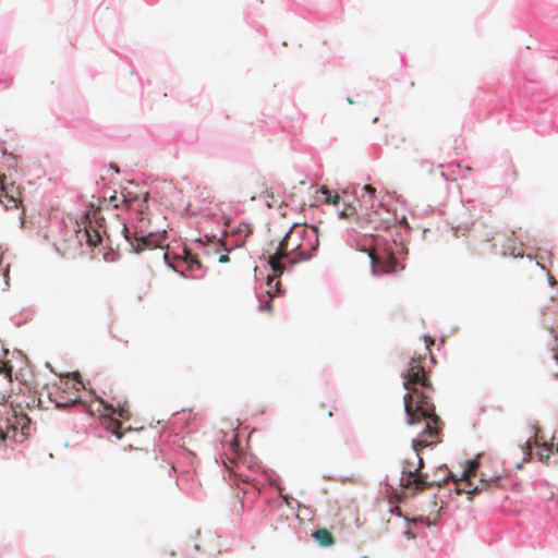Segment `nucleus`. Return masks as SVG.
I'll return each mask as SVG.
<instances>
[{
	"label": "nucleus",
	"mask_w": 558,
	"mask_h": 558,
	"mask_svg": "<svg viewBox=\"0 0 558 558\" xmlns=\"http://www.w3.org/2000/svg\"><path fill=\"white\" fill-rule=\"evenodd\" d=\"M517 80L523 81L522 87L513 88L507 96L496 98L490 89L480 88L473 99L472 106L480 113L486 112L489 117H497V122L509 125L511 130H520L523 124H535L536 132L547 134L558 128V114L551 107L553 101L543 99L530 84L538 82L534 70L530 66L526 57H521L512 66Z\"/></svg>",
	"instance_id": "nucleus-1"
},
{
	"label": "nucleus",
	"mask_w": 558,
	"mask_h": 558,
	"mask_svg": "<svg viewBox=\"0 0 558 558\" xmlns=\"http://www.w3.org/2000/svg\"><path fill=\"white\" fill-rule=\"evenodd\" d=\"M401 377L403 388L408 390L403 396L407 424L425 422L420 436L412 440V448L417 452L420 447L434 446V438L438 437L442 423L430 401L429 391L433 387L421 362L411 357L408 367L401 372Z\"/></svg>",
	"instance_id": "nucleus-2"
},
{
	"label": "nucleus",
	"mask_w": 558,
	"mask_h": 558,
	"mask_svg": "<svg viewBox=\"0 0 558 558\" xmlns=\"http://www.w3.org/2000/svg\"><path fill=\"white\" fill-rule=\"evenodd\" d=\"M220 447L217 448L215 462L226 480L229 478L231 488H241V484H248L251 488H284L280 476L270 469L257 463L252 465V457L247 460L234 430L217 434Z\"/></svg>",
	"instance_id": "nucleus-3"
},
{
	"label": "nucleus",
	"mask_w": 558,
	"mask_h": 558,
	"mask_svg": "<svg viewBox=\"0 0 558 558\" xmlns=\"http://www.w3.org/2000/svg\"><path fill=\"white\" fill-rule=\"evenodd\" d=\"M343 239L348 246L368 254L374 276L397 275L405 268L408 240L402 231H390L389 236H384L347 229Z\"/></svg>",
	"instance_id": "nucleus-4"
},
{
	"label": "nucleus",
	"mask_w": 558,
	"mask_h": 558,
	"mask_svg": "<svg viewBox=\"0 0 558 558\" xmlns=\"http://www.w3.org/2000/svg\"><path fill=\"white\" fill-rule=\"evenodd\" d=\"M197 223L208 241L206 244L201 242L199 247L207 255L219 254V263L228 262V254L243 247L253 232L251 223L228 219L218 205H210L203 209Z\"/></svg>",
	"instance_id": "nucleus-5"
},
{
	"label": "nucleus",
	"mask_w": 558,
	"mask_h": 558,
	"mask_svg": "<svg viewBox=\"0 0 558 558\" xmlns=\"http://www.w3.org/2000/svg\"><path fill=\"white\" fill-rule=\"evenodd\" d=\"M319 246L318 228L294 223L279 241L276 252L268 256L267 265L274 275L291 271L300 262L310 260Z\"/></svg>",
	"instance_id": "nucleus-6"
},
{
	"label": "nucleus",
	"mask_w": 558,
	"mask_h": 558,
	"mask_svg": "<svg viewBox=\"0 0 558 558\" xmlns=\"http://www.w3.org/2000/svg\"><path fill=\"white\" fill-rule=\"evenodd\" d=\"M361 195L359 196L355 192L354 199L359 202L361 209L364 210L362 216H357V220L365 223H374L375 229H383L385 231H390L391 228L395 231H402L403 236L408 239V235L411 231V227L403 216L398 219L395 213H391L385 204L384 196L377 194L376 187L372 185H364L361 189Z\"/></svg>",
	"instance_id": "nucleus-7"
},
{
	"label": "nucleus",
	"mask_w": 558,
	"mask_h": 558,
	"mask_svg": "<svg viewBox=\"0 0 558 558\" xmlns=\"http://www.w3.org/2000/svg\"><path fill=\"white\" fill-rule=\"evenodd\" d=\"M162 454L161 463L159 464L160 476H175V484L179 488H196L197 485L202 486L198 481L196 471L195 453L185 448L184 445L177 447L165 452L160 449Z\"/></svg>",
	"instance_id": "nucleus-8"
},
{
	"label": "nucleus",
	"mask_w": 558,
	"mask_h": 558,
	"mask_svg": "<svg viewBox=\"0 0 558 558\" xmlns=\"http://www.w3.org/2000/svg\"><path fill=\"white\" fill-rule=\"evenodd\" d=\"M89 393L95 397L97 402L96 409L92 404L87 405L88 413L92 416H97L99 421L97 436L100 438L114 436L120 440L124 434L121 421L128 420L130 416L129 411L124 407L125 401L114 397H112V401H109L97 395L94 390Z\"/></svg>",
	"instance_id": "nucleus-9"
},
{
	"label": "nucleus",
	"mask_w": 558,
	"mask_h": 558,
	"mask_svg": "<svg viewBox=\"0 0 558 558\" xmlns=\"http://www.w3.org/2000/svg\"><path fill=\"white\" fill-rule=\"evenodd\" d=\"M498 461L492 453L481 452L465 461L461 477L454 481H464L470 488H481L478 484L498 483L502 473L497 469Z\"/></svg>",
	"instance_id": "nucleus-10"
},
{
	"label": "nucleus",
	"mask_w": 558,
	"mask_h": 558,
	"mask_svg": "<svg viewBox=\"0 0 558 558\" xmlns=\"http://www.w3.org/2000/svg\"><path fill=\"white\" fill-rule=\"evenodd\" d=\"M149 193L145 192L142 199H137L136 204V216L137 223L134 227V231H131L126 226L123 228L124 236L131 245V251L140 253L143 250L157 245L156 233L158 231L149 230L146 209L148 207Z\"/></svg>",
	"instance_id": "nucleus-11"
},
{
	"label": "nucleus",
	"mask_w": 558,
	"mask_h": 558,
	"mask_svg": "<svg viewBox=\"0 0 558 558\" xmlns=\"http://www.w3.org/2000/svg\"><path fill=\"white\" fill-rule=\"evenodd\" d=\"M166 265L183 278L198 279L204 276L203 266L193 252L178 244L162 253Z\"/></svg>",
	"instance_id": "nucleus-12"
},
{
	"label": "nucleus",
	"mask_w": 558,
	"mask_h": 558,
	"mask_svg": "<svg viewBox=\"0 0 558 558\" xmlns=\"http://www.w3.org/2000/svg\"><path fill=\"white\" fill-rule=\"evenodd\" d=\"M32 425V421L26 415L14 417V420H0V454L10 458L9 449L13 450V445H23L27 440Z\"/></svg>",
	"instance_id": "nucleus-13"
},
{
	"label": "nucleus",
	"mask_w": 558,
	"mask_h": 558,
	"mask_svg": "<svg viewBox=\"0 0 558 558\" xmlns=\"http://www.w3.org/2000/svg\"><path fill=\"white\" fill-rule=\"evenodd\" d=\"M82 225L83 228H81L80 223L75 221V227L73 228L77 242L80 244L85 242L89 247H97L100 245L104 240L101 225L99 222L93 225V219L87 211L82 215Z\"/></svg>",
	"instance_id": "nucleus-14"
},
{
	"label": "nucleus",
	"mask_w": 558,
	"mask_h": 558,
	"mask_svg": "<svg viewBox=\"0 0 558 558\" xmlns=\"http://www.w3.org/2000/svg\"><path fill=\"white\" fill-rule=\"evenodd\" d=\"M287 190L281 183H272L264 191V201L267 207L282 206L287 202Z\"/></svg>",
	"instance_id": "nucleus-15"
},
{
	"label": "nucleus",
	"mask_w": 558,
	"mask_h": 558,
	"mask_svg": "<svg viewBox=\"0 0 558 558\" xmlns=\"http://www.w3.org/2000/svg\"><path fill=\"white\" fill-rule=\"evenodd\" d=\"M519 246H527L522 235H517L515 231H511L506 238V242L502 244V255H510L512 257H523V252L519 250Z\"/></svg>",
	"instance_id": "nucleus-16"
},
{
	"label": "nucleus",
	"mask_w": 558,
	"mask_h": 558,
	"mask_svg": "<svg viewBox=\"0 0 558 558\" xmlns=\"http://www.w3.org/2000/svg\"><path fill=\"white\" fill-rule=\"evenodd\" d=\"M69 126L75 129L77 132L84 134L85 131L94 130L93 123L85 118H63Z\"/></svg>",
	"instance_id": "nucleus-17"
},
{
	"label": "nucleus",
	"mask_w": 558,
	"mask_h": 558,
	"mask_svg": "<svg viewBox=\"0 0 558 558\" xmlns=\"http://www.w3.org/2000/svg\"><path fill=\"white\" fill-rule=\"evenodd\" d=\"M316 542L322 546H331L335 543L332 534L326 529H318L313 534Z\"/></svg>",
	"instance_id": "nucleus-18"
},
{
	"label": "nucleus",
	"mask_w": 558,
	"mask_h": 558,
	"mask_svg": "<svg viewBox=\"0 0 558 558\" xmlns=\"http://www.w3.org/2000/svg\"><path fill=\"white\" fill-rule=\"evenodd\" d=\"M396 485H398L399 488H412L409 484H403V471H398L396 476L391 480L388 475L385 477V488H397Z\"/></svg>",
	"instance_id": "nucleus-19"
},
{
	"label": "nucleus",
	"mask_w": 558,
	"mask_h": 558,
	"mask_svg": "<svg viewBox=\"0 0 558 558\" xmlns=\"http://www.w3.org/2000/svg\"><path fill=\"white\" fill-rule=\"evenodd\" d=\"M266 286H267L266 293L270 296L280 295L282 293L281 286H280L279 281L272 275L268 274L266 276Z\"/></svg>",
	"instance_id": "nucleus-20"
},
{
	"label": "nucleus",
	"mask_w": 558,
	"mask_h": 558,
	"mask_svg": "<svg viewBox=\"0 0 558 558\" xmlns=\"http://www.w3.org/2000/svg\"><path fill=\"white\" fill-rule=\"evenodd\" d=\"M316 193H320L322 199L325 203H328V204H338L339 203L340 196L337 193L332 194V192L329 191L325 186H322L318 190H316ZM318 199H320V197H318Z\"/></svg>",
	"instance_id": "nucleus-21"
},
{
	"label": "nucleus",
	"mask_w": 558,
	"mask_h": 558,
	"mask_svg": "<svg viewBox=\"0 0 558 558\" xmlns=\"http://www.w3.org/2000/svg\"><path fill=\"white\" fill-rule=\"evenodd\" d=\"M517 179V171L511 162H507L502 174L504 184L508 185Z\"/></svg>",
	"instance_id": "nucleus-22"
},
{
	"label": "nucleus",
	"mask_w": 558,
	"mask_h": 558,
	"mask_svg": "<svg viewBox=\"0 0 558 558\" xmlns=\"http://www.w3.org/2000/svg\"><path fill=\"white\" fill-rule=\"evenodd\" d=\"M282 205L290 207L291 209H302L306 203L304 201L296 202L295 195L293 193H287V202H284Z\"/></svg>",
	"instance_id": "nucleus-23"
},
{
	"label": "nucleus",
	"mask_w": 558,
	"mask_h": 558,
	"mask_svg": "<svg viewBox=\"0 0 558 558\" xmlns=\"http://www.w3.org/2000/svg\"><path fill=\"white\" fill-rule=\"evenodd\" d=\"M440 476H435L430 482H427L429 485H439L441 482H445L448 477L453 476L452 472L448 470L446 466L440 470Z\"/></svg>",
	"instance_id": "nucleus-24"
},
{
	"label": "nucleus",
	"mask_w": 558,
	"mask_h": 558,
	"mask_svg": "<svg viewBox=\"0 0 558 558\" xmlns=\"http://www.w3.org/2000/svg\"><path fill=\"white\" fill-rule=\"evenodd\" d=\"M344 208L341 210H338V217L341 219H347L353 215H356V207L351 205L350 203L344 204Z\"/></svg>",
	"instance_id": "nucleus-25"
},
{
	"label": "nucleus",
	"mask_w": 558,
	"mask_h": 558,
	"mask_svg": "<svg viewBox=\"0 0 558 558\" xmlns=\"http://www.w3.org/2000/svg\"><path fill=\"white\" fill-rule=\"evenodd\" d=\"M434 211H435V208L430 205H426V206H422V207L416 205L415 208L412 210V214H413V216L424 217Z\"/></svg>",
	"instance_id": "nucleus-26"
},
{
	"label": "nucleus",
	"mask_w": 558,
	"mask_h": 558,
	"mask_svg": "<svg viewBox=\"0 0 558 558\" xmlns=\"http://www.w3.org/2000/svg\"><path fill=\"white\" fill-rule=\"evenodd\" d=\"M71 376H72V379L74 381L73 387L76 390L86 389L85 384H84V381L82 379V376H81V374L78 372L72 373Z\"/></svg>",
	"instance_id": "nucleus-27"
},
{
	"label": "nucleus",
	"mask_w": 558,
	"mask_h": 558,
	"mask_svg": "<svg viewBox=\"0 0 558 558\" xmlns=\"http://www.w3.org/2000/svg\"><path fill=\"white\" fill-rule=\"evenodd\" d=\"M257 299L259 302L258 311L265 312V311H269L271 308V301L269 299H264L259 294H257Z\"/></svg>",
	"instance_id": "nucleus-28"
},
{
	"label": "nucleus",
	"mask_w": 558,
	"mask_h": 558,
	"mask_svg": "<svg viewBox=\"0 0 558 558\" xmlns=\"http://www.w3.org/2000/svg\"><path fill=\"white\" fill-rule=\"evenodd\" d=\"M470 229L469 223H460V225H451V230L454 232V235L458 236L459 231H462V234H464Z\"/></svg>",
	"instance_id": "nucleus-29"
},
{
	"label": "nucleus",
	"mask_w": 558,
	"mask_h": 558,
	"mask_svg": "<svg viewBox=\"0 0 558 558\" xmlns=\"http://www.w3.org/2000/svg\"><path fill=\"white\" fill-rule=\"evenodd\" d=\"M395 494L389 497V504L401 502L403 498L407 497L405 490H401V494L398 490H393Z\"/></svg>",
	"instance_id": "nucleus-30"
},
{
	"label": "nucleus",
	"mask_w": 558,
	"mask_h": 558,
	"mask_svg": "<svg viewBox=\"0 0 558 558\" xmlns=\"http://www.w3.org/2000/svg\"><path fill=\"white\" fill-rule=\"evenodd\" d=\"M548 329L549 333L553 336L558 347V317L555 319V323Z\"/></svg>",
	"instance_id": "nucleus-31"
},
{
	"label": "nucleus",
	"mask_w": 558,
	"mask_h": 558,
	"mask_svg": "<svg viewBox=\"0 0 558 558\" xmlns=\"http://www.w3.org/2000/svg\"><path fill=\"white\" fill-rule=\"evenodd\" d=\"M12 371L13 367L11 365H2L0 366V372L4 374V378L9 381L12 380Z\"/></svg>",
	"instance_id": "nucleus-32"
},
{
	"label": "nucleus",
	"mask_w": 558,
	"mask_h": 558,
	"mask_svg": "<svg viewBox=\"0 0 558 558\" xmlns=\"http://www.w3.org/2000/svg\"><path fill=\"white\" fill-rule=\"evenodd\" d=\"M477 492L478 490H460V489H457V490H454V494H456V496H461L462 494H465L468 501H472L474 494L477 493Z\"/></svg>",
	"instance_id": "nucleus-33"
},
{
	"label": "nucleus",
	"mask_w": 558,
	"mask_h": 558,
	"mask_svg": "<svg viewBox=\"0 0 558 558\" xmlns=\"http://www.w3.org/2000/svg\"><path fill=\"white\" fill-rule=\"evenodd\" d=\"M420 166L423 170H426L428 172L433 171V165L428 160H422Z\"/></svg>",
	"instance_id": "nucleus-34"
},
{
	"label": "nucleus",
	"mask_w": 558,
	"mask_h": 558,
	"mask_svg": "<svg viewBox=\"0 0 558 558\" xmlns=\"http://www.w3.org/2000/svg\"><path fill=\"white\" fill-rule=\"evenodd\" d=\"M75 402H77V398L69 399L68 401H64V402H62V401H57V407H58V408H65V407H68L69 404H71V403H75Z\"/></svg>",
	"instance_id": "nucleus-35"
},
{
	"label": "nucleus",
	"mask_w": 558,
	"mask_h": 558,
	"mask_svg": "<svg viewBox=\"0 0 558 558\" xmlns=\"http://www.w3.org/2000/svg\"><path fill=\"white\" fill-rule=\"evenodd\" d=\"M448 170H450L451 174H456L457 171H460V165L451 162L447 166Z\"/></svg>",
	"instance_id": "nucleus-36"
},
{
	"label": "nucleus",
	"mask_w": 558,
	"mask_h": 558,
	"mask_svg": "<svg viewBox=\"0 0 558 558\" xmlns=\"http://www.w3.org/2000/svg\"><path fill=\"white\" fill-rule=\"evenodd\" d=\"M438 168H440V177L446 181L448 182L450 179H449V173L447 171L444 170V166L440 165Z\"/></svg>",
	"instance_id": "nucleus-37"
},
{
	"label": "nucleus",
	"mask_w": 558,
	"mask_h": 558,
	"mask_svg": "<svg viewBox=\"0 0 558 558\" xmlns=\"http://www.w3.org/2000/svg\"><path fill=\"white\" fill-rule=\"evenodd\" d=\"M440 510H441V507H440L439 509H434V510H430V511H429V517H430V515H433V514H435V517H434V519H433V524H435V523H436V520H437V518H438V515H439Z\"/></svg>",
	"instance_id": "nucleus-38"
},
{
	"label": "nucleus",
	"mask_w": 558,
	"mask_h": 558,
	"mask_svg": "<svg viewBox=\"0 0 558 558\" xmlns=\"http://www.w3.org/2000/svg\"><path fill=\"white\" fill-rule=\"evenodd\" d=\"M424 341H425V347H426V349H428V348H429V345L434 343V340H433V339H430V338H429V337H427V336H424Z\"/></svg>",
	"instance_id": "nucleus-39"
},
{
	"label": "nucleus",
	"mask_w": 558,
	"mask_h": 558,
	"mask_svg": "<svg viewBox=\"0 0 558 558\" xmlns=\"http://www.w3.org/2000/svg\"><path fill=\"white\" fill-rule=\"evenodd\" d=\"M255 278L257 280L262 279L263 278V272L259 270L258 267H255Z\"/></svg>",
	"instance_id": "nucleus-40"
},
{
	"label": "nucleus",
	"mask_w": 558,
	"mask_h": 558,
	"mask_svg": "<svg viewBox=\"0 0 558 558\" xmlns=\"http://www.w3.org/2000/svg\"><path fill=\"white\" fill-rule=\"evenodd\" d=\"M404 535L408 538H414L415 537L414 533L410 529L404 532Z\"/></svg>",
	"instance_id": "nucleus-41"
},
{
	"label": "nucleus",
	"mask_w": 558,
	"mask_h": 558,
	"mask_svg": "<svg viewBox=\"0 0 558 558\" xmlns=\"http://www.w3.org/2000/svg\"><path fill=\"white\" fill-rule=\"evenodd\" d=\"M389 511H390L391 513H395V512H396V513H398V514H401L398 506H395L393 508L391 507V508L389 509Z\"/></svg>",
	"instance_id": "nucleus-42"
},
{
	"label": "nucleus",
	"mask_w": 558,
	"mask_h": 558,
	"mask_svg": "<svg viewBox=\"0 0 558 558\" xmlns=\"http://www.w3.org/2000/svg\"><path fill=\"white\" fill-rule=\"evenodd\" d=\"M548 283H549L550 287H555L556 280L551 276H549L548 277Z\"/></svg>",
	"instance_id": "nucleus-43"
},
{
	"label": "nucleus",
	"mask_w": 558,
	"mask_h": 558,
	"mask_svg": "<svg viewBox=\"0 0 558 558\" xmlns=\"http://www.w3.org/2000/svg\"><path fill=\"white\" fill-rule=\"evenodd\" d=\"M281 497L286 501L287 506L291 507V502L289 501V497L287 495H281Z\"/></svg>",
	"instance_id": "nucleus-44"
},
{
	"label": "nucleus",
	"mask_w": 558,
	"mask_h": 558,
	"mask_svg": "<svg viewBox=\"0 0 558 558\" xmlns=\"http://www.w3.org/2000/svg\"><path fill=\"white\" fill-rule=\"evenodd\" d=\"M496 488H500V489H504V488H507V485L504 484V483H498Z\"/></svg>",
	"instance_id": "nucleus-45"
},
{
	"label": "nucleus",
	"mask_w": 558,
	"mask_h": 558,
	"mask_svg": "<svg viewBox=\"0 0 558 558\" xmlns=\"http://www.w3.org/2000/svg\"><path fill=\"white\" fill-rule=\"evenodd\" d=\"M519 487V483L517 481H513L511 483V488H518Z\"/></svg>",
	"instance_id": "nucleus-46"
},
{
	"label": "nucleus",
	"mask_w": 558,
	"mask_h": 558,
	"mask_svg": "<svg viewBox=\"0 0 558 558\" xmlns=\"http://www.w3.org/2000/svg\"><path fill=\"white\" fill-rule=\"evenodd\" d=\"M110 168H111V169H113V170H114V172H119V170H118L117 166H114V165H112V163H111V165H110Z\"/></svg>",
	"instance_id": "nucleus-47"
},
{
	"label": "nucleus",
	"mask_w": 558,
	"mask_h": 558,
	"mask_svg": "<svg viewBox=\"0 0 558 558\" xmlns=\"http://www.w3.org/2000/svg\"><path fill=\"white\" fill-rule=\"evenodd\" d=\"M347 101H348L349 104H353V102H354V100H353L351 97H347Z\"/></svg>",
	"instance_id": "nucleus-48"
},
{
	"label": "nucleus",
	"mask_w": 558,
	"mask_h": 558,
	"mask_svg": "<svg viewBox=\"0 0 558 558\" xmlns=\"http://www.w3.org/2000/svg\"><path fill=\"white\" fill-rule=\"evenodd\" d=\"M545 254H547L548 257H551L553 254L549 251H544Z\"/></svg>",
	"instance_id": "nucleus-49"
},
{
	"label": "nucleus",
	"mask_w": 558,
	"mask_h": 558,
	"mask_svg": "<svg viewBox=\"0 0 558 558\" xmlns=\"http://www.w3.org/2000/svg\"><path fill=\"white\" fill-rule=\"evenodd\" d=\"M554 357L556 359L557 364H558V352H555V353H554Z\"/></svg>",
	"instance_id": "nucleus-50"
},
{
	"label": "nucleus",
	"mask_w": 558,
	"mask_h": 558,
	"mask_svg": "<svg viewBox=\"0 0 558 558\" xmlns=\"http://www.w3.org/2000/svg\"><path fill=\"white\" fill-rule=\"evenodd\" d=\"M537 266H539L542 269H545V267L539 262H537Z\"/></svg>",
	"instance_id": "nucleus-51"
},
{
	"label": "nucleus",
	"mask_w": 558,
	"mask_h": 558,
	"mask_svg": "<svg viewBox=\"0 0 558 558\" xmlns=\"http://www.w3.org/2000/svg\"><path fill=\"white\" fill-rule=\"evenodd\" d=\"M174 438H175V439L173 440V442H175V441H177V439H179V435H178V434H174Z\"/></svg>",
	"instance_id": "nucleus-52"
},
{
	"label": "nucleus",
	"mask_w": 558,
	"mask_h": 558,
	"mask_svg": "<svg viewBox=\"0 0 558 558\" xmlns=\"http://www.w3.org/2000/svg\"><path fill=\"white\" fill-rule=\"evenodd\" d=\"M1 351H3L5 354H8V350H5L3 347H1Z\"/></svg>",
	"instance_id": "nucleus-53"
},
{
	"label": "nucleus",
	"mask_w": 558,
	"mask_h": 558,
	"mask_svg": "<svg viewBox=\"0 0 558 558\" xmlns=\"http://www.w3.org/2000/svg\"><path fill=\"white\" fill-rule=\"evenodd\" d=\"M543 459H544V454L539 453V460H543Z\"/></svg>",
	"instance_id": "nucleus-54"
},
{
	"label": "nucleus",
	"mask_w": 558,
	"mask_h": 558,
	"mask_svg": "<svg viewBox=\"0 0 558 558\" xmlns=\"http://www.w3.org/2000/svg\"><path fill=\"white\" fill-rule=\"evenodd\" d=\"M522 468V464L521 463H518L517 464V469H521Z\"/></svg>",
	"instance_id": "nucleus-55"
},
{
	"label": "nucleus",
	"mask_w": 558,
	"mask_h": 558,
	"mask_svg": "<svg viewBox=\"0 0 558 558\" xmlns=\"http://www.w3.org/2000/svg\"><path fill=\"white\" fill-rule=\"evenodd\" d=\"M362 558H368L367 556H363Z\"/></svg>",
	"instance_id": "nucleus-56"
}]
</instances>
